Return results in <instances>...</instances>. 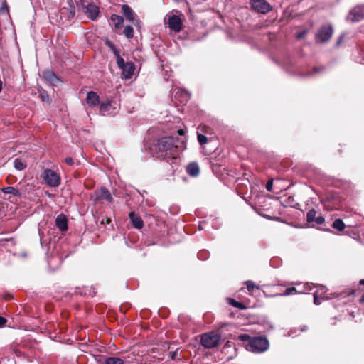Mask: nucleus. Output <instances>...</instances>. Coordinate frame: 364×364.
Masks as SVG:
<instances>
[{"instance_id": "nucleus-22", "label": "nucleus", "mask_w": 364, "mask_h": 364, "mask_svg": "<svg viewBox=\"0 0 364 364\" xmlns=\"http://www.w3.org/2000/svg\"><path fill=\"white\" fill-rule=\"evenodd\" d=\"M325 70V68L323 66H320V67H314L313 68V70L312 72H308V73H304V74H301V76L302 77H311V76H313L317 73H322Z\"/></svg>"}, {"instance_id": "nucleus-46", "label": "nucleus", "mask_w": 364, "mask_h": 364, "mask_svg": "<svg viewBox=\"0 0 364 364\" xmlns=\"http://www.w3.org/2000/svg\"><path fill=\"white\" fill-rule=\"evenodd\" d=\"M178 133L179 135H183L185 132L183 129H179L178 130Z\"/></svg>"}, {"instance_id": "nucleus-31", "label": "nucleus", "mask_w": 364, "mask_h": 364, "mask_svg": "<svg viewBox=\"0 0 364 364\" xmlns=\"http://www.w3.org/2000/svg\"><path fill=\"white\" fill-rule=\"evenodd\" d=\"M228 302H229V304L230 305H232L234 307L238 308L240 309H245V305L242 303L238 302V301H235L233 299L229 298L228 299Z\"/></svg>"}, {"instance_id": "nucleus-27", "label": "nucleus", "mask_w": 364, "mask_h": 364, "mask_svg": "<svg viewBox=\"0 0 364 364\" xmlns=\"http://www.w3.org/2000/svg\"><path fill=\"white\" fill-rule=\"evenodd\" d=\"M304 293V291L297 290L295 287H289L285 289V291L283 294H281L282 296H288L296 294H301Z\"/></svg>"}, {"instance_id": "nucleus-40", "label": "nucleus", "mask_w": 364, "mask_h": 364, "mask_svg": "<svg viewBox=\"0 0 364 364\" xmlns=\"http://www.w3.org/2000/svg\"><path fill=\"white\" fill-rule=\"evenodd\" d=\"M7 320L4 317L0 316V327L4 326Z\"/></svg>"}, {"instance_id": "nucleus-26", "label": "nucleus", "mask_w": 364, "mask_h": 364, "mask_svg": "<svg viewBox=\"0 0 364 364\" xmlns=\"http://www.w3.org/2000/svg\"><path fill=\"white\" fill-rule=\"evenodd\" d=\"M105 364H124V360L119 358L108 357L105 359Z\"/></svg>"}, {"instance_id": "nucleus-4", "label": "nucleus", "mask_w": 364, "mask_h": 364, "mask_svg": "<svg viewBox=\"0 0 364 364\" xmlns=\"http://www.w3.org/2000/svg\"><path fill=\"white\" fill-rule=\"evenodd\" d=\"M42 178L48 186L58 187L60 184V176L53 170L49 168L44 170Z\"/></svg>"}, {"instance_id": "nucleus-2", "label": "nucleus", "mask_w": 364, "mask_h": 364, "mask_svg": "<svg viewBox=\"0 0 364 364\" xmlns=\"http://www.w3.org/2000/svg\"><path fill=\"white\" fill-rule=\"evenodd\" d=\"M269 346V341L265 337L258 336L252 337V340L245 345V348L248 351L260 353L266 351Z\"/></svg>"}, {"instance_id": "nucleus-48", "label": "nucleus", "mask_w": 364, "mask_h": 364, "mask_svg": "<svg viewBox=\"0 0 364 364\" xmlns=\"http://www.w3.org/2000/svg\"><path fill=\"white\" fill-rule=\"evenodd\" d=\"M84 2H85L84 0H80L78 5L80 4V6H84Z\"/></svg>"}, {"instance_id": "nucleus-33", "label": "nucleus", "mask_w": 364, "mask_h": 364, "mask_svg": "<svg viewBox=\"0 0 364 364\" xmlns=\"http://www.w3.org/2000/svg\"><path fill=\"white\" fill-rule=\"evenodd\" d=\"M252 337H251L250 335L246 333L240 334L237 336V339L242 342H247L249 343L250 341H251Z\"/></svg>"}, {"instance_id": "nucleus-52", "label": "nucleus", "mask_w": 364, "mask_h": 364, "mask_svg": "<svg viewBox=\"0 0 364 364\" xmlns=\"http://www.w3.org/2000/svg\"><path fill=\"white\" fill-rule=\"evenodd\" d=\"M342 38H343V37L341 36V37L339 38V40H338V43H340L341 42V41H342Z\"/></svg>"}, {"instance_id": "nucleus-39", "label": "nucleus", "mask_w": 364, "mask_h": 364, "mask_svg": "<svg viewBox=\"0 0 364 364\" xmlns=\"http://www.w3.org/2000/svg\"><path fill=\"white\" fill-rule=\"evenodd\" d=\"M307 33V31L306 30H304L303 31L297 33L296 35V38L297 39H300V38H302L303 37H304Z\"/></svg>"}, {"instance_id": "nucleus-1", "label": "nucleus", "mask_w": 364, "mask_h": 364, "mask_svg": "<svg viewBox=\"0 0 364 364\" xmlns=\"http://www.w3.org/2000/svg\"><path fill=\"white\" fill-rule=\"evenodd\" d=\"M177 140L172 136H163L156 140L150 147L154 156L167 161L175 160L179 155Z\"/></svg>"}, {"instance_id": "nucleus-13", "label": "nucleus", "mask_w": 364, "mask_h": 364, "mask_svg": "<svg viewBox=\"0 0 364 364\" xmlns=\"http://www.w3.org/2000/svg\"><path fill=\"white\" fill-rule=\"evenodd\" d=\"M86 102L90 107H96L100 105V97L94 91H90L87 94Z\"/></svg>"}, {"instance_id": "nucleus-25", "label": "nucleus", "mask_w": 364, "mask_h": 364, "mask_svg": "<svg viewBox=\"0 0 364 364\" xmlns=\"http://www.w3.org/2000/svg\"><path fill=\"white\" fill-rule=\"evenodd\" d=\"M245 284L250 294H254L255 291L259 289V286L256 285L252 281H247Z\"/></svg>"}, {"instance_id": "nucleus-7", "label": "nucleus", "mask_w": 364, "mask_h": 364, "mask_svg": "<svg viewBox=\"0 0 364 364\" xmlns=\"http://www.w3.org/2000/svg\"><path fill=\"white\" fill-rule=\"evenodd\" d=\"M252 8L257 13L266 14L272 11V6L265 0H251Z\"/></svg>"}, {"instance_id": "nucleus-30", "label": "nucleus", "mask_w": 364, "mask_h": 364, "mask_svg": "<svg viewBox=\"0 0 364 364\" xmlns=\"http://www.w3.org/2000/svg\"><path fill=\"white\" fill-rule=\"evenodd\" d=\"M123 33L129 39L133 38V36H134V28H133V27L131 26H125V28L124 29V31H123Z\"/></svg>"}, {"instance_id": "nucleus-38", "label": "nucleus", "mask_w": 364, "mask_h": 364, "mask_svg": "<svg viewBox=\"0 0 364 364\" xmlns=\"http://www.w3.org/2000/svg\"><path fill=\"white\" fill-rule=\"evenodd\" d=\"M272 186H273V181L269 180L266 183V188L269 191H272Z\"/></svg>"}, {"instance_id": "nucleus-14", "label": "nucleus", "mask_w": 364, "mask_h": 364, "mask_svg": "<svg viewBox=\"0 0 364 364\" xmlns=\"http://www.w3.org/2000/svg\"><path fill=\"white\" fill-rule=\"evenodd\" d=\"M55 225L62 232L68 230L67 217L64 214L58 215L55 219Z\"/></svg>"}, {"instance_id": "nucleus-37", "label": "nucleus", "mask_w": 364, "mask_h": 364, "mask_svg": "<svg viewBox=\"0 0 364 364\" xmlns=\"http://www.w3.org/2000/svg\"><path fill=\"white\" fill-rule=\"evenodd\" d=\"M321 300H323V299L319 297L318 293L314 294V303L316 305L320 304L321 303Z\"/></svg>"}, {"instance_id": "nucleus-34", "label": "nucleus", "mask_w": 364, "mask_h": 364, "mask_svg": "<svg viewBox=\"0 0 364 364\" xmlns=\"http://www.w3.org/2000/svg\"><path fill=\"white\" fill-rule=\"evenodd\" d=\"M197 138H198V141L199 144L201 146L205 145L208 141V138L202 134L198 133Z\"/></svg>"}, {"instance_id": "nucleus-47", "label": "nucleus", "mask_w": 364, "mask_h": 364, "mask_svg": "<svg viewBox=\"0 0 364 364\" xmlns=\"http://www.w3.org/2000/svg\"><path fill=\"white\" fill-rule=\"evenodd\" d=\"M304 287H305L306 289H309V290L311 289V287L309 284H306L304 286Z\"/></svg>"}, {"instance_id": "nucleus-8", "label": "nucleus", "mask_w": 364, "mask_h": 364, "mask_svg": "<svg viewBox=\"0 0 364 364\" xmlns=\"http://www.w3.org/2000/svg\"><path fill=\"white\" fill-rule=\"evenodd\" d=\"M91 198L95 202H102L106 200L109 203L112 201V197L110 192L106 188H101L98 191H95L91 196Z\"/></svg>"}, {"instance_id": "nucleus-35", "label": "nucleus", "mask_w": 364, "mask_h": 364, "mask_svg": "<svg viewBox=\"0 0 364 364\" xmlns=\"http://www.w3.org/2000/svg\"><path fill=\"white\" fill-rule=\"evenodd\" d=\"M117 58V63L118 67L122 70V68L126 65V62H124V59L120 56V53L115 56Z\"/></svg>"}, {"instance_id": "nucleus-45", "label": "nucleus", "mask_w": 364, "mask_h": 364, "mask_svg": "<svg viewBox=\"0 0 364 364\" xmlns=\"http://www.w3.org/2000/svg\"><path fill=\"white\" fill-rule=\"evenodd\" d=\"M208 129H209V128H208V127H205V126H204V127H203V129H202L203 132H205V133H208Z\"/></svg>"}, {"instance_id": "nucleus-36", "label": "nucleus", "mask_w": 364, "mask_h": 364, "mask_svg": "<svg viewBox=\"0 0 364 364\" xmlns=\"http://www.w3.org/2000/svg\"><path fill=\"white\" fill-rule=\"evenodd\" d=\"M327 295H328V296L331 297V299L336 298L338 296H343V297L346 296V294L345 292H342L340 294L334 292V293L327 294Z\"/></svg>"}, {"instance_id": "nucleus-24", "label": "nucleus", "mask_w": 364, "mask_h": 364, "mask_svg": "<svg viewBox=\"0 0 364 364\" xmlns=\"http://www.w3.org/2000/svg\"><path fill=\"white\" fill-rule=\"evenodd\" d=\"M177 95H179L182 97V100H181V102L183 103L188 102L190 98L189 92L185 90H181L178 91L176 94V96H177Z\"/></svg>"}, {"instance_id": "nucleus-42", "label": "nucleus", "mask_w": 364, "mask_h": 364, "mask_svg": "<svg viewBox=\"0 0 364 364\" xmlns=\"http://www.w3.org/2000/svg\"><path fill=\"white\" fill-rule=\"evenodd\" d=\"M110 222H111V219L109 218H106L105 220L103 219L101 221V223L102 224H104V223L109 224V223H110Z\"/></svg>"}, {"instance_id": "nucleus-23", "label": "nucleus", "mask_w": 364, "mask_h": 364, "mask_svg": "<svg viewBox=\"0 0 364 364\" xmlns=\"http://www.w3.org/2000/svg\"><path fill=\"white\" fill-rule=\"evenodd\" d=\"M332 228L338 231H343L346 228V225L341 219L338 218L333 221Z\"/></svg>"}, {"instance_id": "nucleus-28", "label": "nucleus", "mask_w": 364, "mask_h": 364, "mask_svg": "<svg viewBox=\"0 0 364 364\" xmlns=\"http://www.w3.org/2000/svg\"><path fill=\"white\" fill-rule=\"evenodd\" d=\"M2 191L4 193L13 194L14 196H20V193H19L18 190H17L16 188H15L13 186L5 187L2 189Z\"/></svg>"}, {"instance_id": "nucleus-20", "label": "nucleus", "mask_w": 364, "mask_h": 364, "mask_svg": "<svg viewBox=\"0 0 364 364\" xmlns=\"http://www.w3.org/2000/svg\"><path fill=\"white\" fill-rule=\"evenodd\" d=\"M110 19L114 23L115 28H119L122 27L124 23V18L122 16L117 14H112Z\"/></svg>"}, {"instance_id": "nucleus-49", "label": "nucleus", "mask_w": 364, "mask_h": 364, "mask_svg": "<svg viewBox=\"0 0 364 364\" xmlns=\"http://www.w3.org/2000/svg\"><path fill=\"white\" fill-rule=\"evenodd\" d=\"M359 284H360V285L364 286V279H361V280H360Z\"/></svg>"}, {"instance_id": "nucleus-17", "label": "nucleus", "mask_w": 364, "mask_h": 364, "mask_svg": "<svg viewBox=\"0 0 364 364\" xmlns=\"http://www.w3.org/2000/svg\"><path fill=\"white\" fill-rule=\"evenodd\" d=\"M122 13L126 16L127 19L130 22L134 23L135 14L132 9L127 4H124L122 6Z\"/></svg>"}, {"instance_id": "nucleus-51", "label": "nucleus", "mask_w": 364, "mask_h": 364, "mask_svg": "<svg viewBox=\"0 0 364 364\" xmlns=\"http://www.w3.org/2000/svg\"><path fill=\"white\" fill-rule=\"evenodd\" d=\"M176 355V352L173 353V354H172V355H171V358H172V359H174V358H175Z\"/></svg>"}, {"instance_id": "nucleus-16", "label": "nucleus", "mask_w": 364, "mask_h": 364, "mask_svg": "<svg viewBox=\"0 0 364 364\" xmlns=\"http://www.w3.org/2000/svg\"><path fill=\"white\" fill-rule=\"evenodd\" d=\"M45 80L52 85L56 86L60 82V79L52 71H46L43 73Z\"/></svg>"}, {"instance_id": "nucleus-29", "label": "nucleus", "mask_w": 364, "mask_h": 364, "mask_svg": "<svg viewBox=\"0 0 364 364\" xmlns=\"http://www.w3.org/2000/svg\"><path fill=\"white\" fill-rule=\"evenodd\" d=\"M106 46H107L114 53V55L116 56L120 53L119 50H118L115 45L111 42L109 40H106L105 42Z\"/></svg>"}, {"instance_id": "nucleus-10", "label": "nucleus", "mask_w": 364, "mask_h": 364, "mask_svg": "<svg viewBox=\"0 0 364 364\" xmlns=\"http://www.w3.org/2000/svg\"><path fill=\"white\" fill-rule=\"evenodd\" d=\"M317 212L312 208L306 213V220L308 223L315 222L317 225H322L325 222V218L321 215H316Z\"/></svg>"}, {"instance_id": "nucleus-6", "label": "nucleus", "mask_w": 364, "mask_h": 364, "mask_svg": "<svg viewBox=\"0 0 364 364\" xmlns=\"http://www.w3.org/2000/svg\"><path fill=\"white\" fill-rule=\"evenodd\" d=\"M333 33V28L331 25L323 26L316 34V41L321 43H325L331 38Z\"/></svg>"}, {"instance_id": "nucleus-9", "label": "nucleus", "mask_w": 364, "mask_h": 364, "mask_svg": "<svg viewBox=\"0 0 364 364\" xmlns=\"http://www.w3.org/2000/svg\"><path fill=\"white\" fill-rule=\"evenodd\" d=\"M351 22H359L364 19V5L353 7L347 17Z\"/></svg>"}, {"instance_id": "nucleus-3", "label": "nucleus", "mask_w": 364, "mask_h": 364, "mask_svg": "<svg viewBox=\"0 0 364 364\" xmlns=\"http://www.w3.org/2000/svg\"><path fill=\"white\" fill-rule=\"evenodd\" d=\"M221 335L217 331H210L201 336L200 342L205 348H213L220 343Z\"/></svg>"}, {"instance_id": "nucleus-53", "label": "nucleus", "mask_w": 364, "mask_h": 364, "mask_svg": "<svg viewBox=\"0 0 364 364\" xmlns=\"http://www.w3.org/2000/svg\"><path fill=\"white\" fill-rule=\"evenodd\" d=\"M41 96H42V99H43V101H46V97H44V96H43V95H41Z\"/></svg>"}, {"instance_id": "nucleus-21", "label": "nucleus", "mask_w": 364, "mask_h": 364, "mask_svg": "<svg viewBox=\"0 0 364 364\" xmlns=\"http://www.w3.org/2000/svg\"><path fill=\"white\" fill-rule=\"evenodd\" d=\"M326 291V287L319 285L317 287V290L314 293H318L319 297L322 299H331V297L327 295Z\"/></svg>"}, {"instance_id": "nucleus-5", "label": "nucleus", "mask_w": 364, "mask_h": 364, "mask_svg": "<svg viewBox=\"0 0 364 364\" xmlns=\"http://www.w3.org/2000/svg\"><path fill=\"white\" fill-rule=\"evenodd\" d=\"M165 24L175 33H179L183 29V21L181 16L177 15H168L164 18Z\"/></svg>"}, {"instance_id": "nucleus-44", "label": "nucleus", "mask_w": 364, "mask_h": 364, "mask_svg": "<svg viewBox=\"0 0 364 364\" xmlns=\"http://www.w3.org/2000/svg\"><path fill=\"white\" fill-rule=\"evenodd\" d=\"M307 329H308V326H306V325H304V326H301V331H306Z\"/></svg>"}, {"instance_id": "nucleus-32", "label": "nucleus", "mask_w": 364, "mask_h": 364, "mask_svg": "<svg viewBox=\"0 0 364 364\" xmlns=\"http://www.w3.org/2000/svg\"><path fill=\"white\" fill-rule=\"evenodd\" d=\"M14 167L18 171H22L26 167V166L20 159H16L14 160Z\"/></svg>"}, {"instance_id": "nucleus-41", "label": "nucleus", "mask_w": 364, "mask_h": 364, "mask_svg": "<svg viewBox=\"0 0 364 364\" xmlns=\"http://www.w3.org/2000/svg\"><path fill=\"white\" fill-rule=\"evenodd\" d=\"M65 162L70 166H72L73 164V160L70 157H67L65 159Z\"/></svg>"}, {"instance_id": "nucleus-11", "label": "nucleus", "mask_w": 364, "mask_h": 364, "mask_svg": "<svg viewBox=\"0 0 364 364\" xmlns=\"http://www.w3.org/2000/svg\"><path fill=\"white\" fill-rule=\"evenodd\" d=\"M100 113L104 116L113 115L116 113V108L109 101L100 104Z\"/></svg>"}, {"instance_id": "nucleus-19", "label": "nucleus", "mask_w": 364, "mask_h": 364, "mask_svg": "<svg viewBox=\"0 0 364 364\" xmlns=\"http://www.w3.org/2000/svg\"><path fill=\"white\" fill-rule=\"evenodd\" d=\"M122 70L126 79L131 78L134 74V65L131 62H127Z\"/></svg>"}, {"instance_id": "nucleus-12", "label": "nucleus", "mask_w": 364, "mask_h": 364, "mask_svg": "<svg viewBox=\"0 0 364 364\" xmlns=\"http://www.w3.org/2000/svg\"><path fill=\"white\" fill-rule=\"evenodd\" d=\"M84 7L85 9V14L90 19L95 20L98 17L100 10H99L98 6H96L95 4L90 3L86 6H84Z\"/></svg>"}, {"instance_id": "nucleus-43", "label": "nucleus", "mask_w": 364, "mask_h": 364, "mask_svg": "<svg viewBox=\"0 0 364 364\" xmlns=\"http://www.w3.org/2000/svg\"><path fill=\"white\" fill-rule=\"evenodd\" d=\"M359 302L360 304H364V293L363 294V295L361 296V297L359 299Z\"/></svg>"}, {"instance_id": "nucleus-50", "label": "nucleus", "mask_w": 364, "mask_h": 364, "mask_svg": "<svg viewBox=\"0 0 364 364\" xmlns=\"http://www.w3.org/2000/svg\"><path fill=\"white\" fill-rule=\"evenodd\" d=\"M2 90V81L0 80V92Z\"/></svg>"}, {"instance_id": "nucleus-15", "label": "nucleus", "mask_w": 364, "mask_h": 364, "mask_svg": "<svg viewBox=\"0 0 364 364\" xmlns=\"http://www.w3.org/2000/svg\"><path fill=\"white\" fill-rule=\"evenodd\" d=\"M129 218L134 228L140 230L144 227V222L141 217L137 214L134 212H131L129 214Z\"/></svg>"}, {"instance_id": "nucleus-18", "label": "nucleus", "mask_w": 364, "mask_h": 364, "mask_svg": "<svg viewBox=\"0 0 364 364\" xmlns=\"http://www.w3.org/2000/svg\"><path fill=\"white\" fill-rule=\"evenodd\" d=\"M186 172L192 177L198 176L200 173L198 164L196 162L190 163L186 166Z\"/></svg>"}]
</instances>
